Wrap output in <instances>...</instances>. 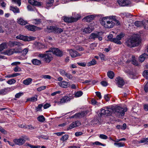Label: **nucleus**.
Wrapping results in <instances>:
<instances>
[{
  "mask_svg": "<svg viewBox=\"0 0 148 148\" xmlns=\"http://www.w3.org/2000/svg\"><path fill=\"white\" fill-rule=\"evenodd\" d=\"M99 137L100 138L103 139H106L108 138V136L105 135L101 134L99 135Z\"/></svg>",
  "mask_w": 148,
  "mask_h": 148,
  "instance_id": "obj_57",
  "label": "nucleus"
},
{
  "mask_svg": "<svg viewBox=\"0 0 148 148\" xmlns=\"http://www.w3.org/2000/svg\"><path fill=\"white\" fill-rule=\"evenodd\" d=\"M16 82V81L14 79H12L9 80L7 82V83L10 85L14 84Z\"/></svg>",
  "mask_w": 148,
  "mask_h": 148,
  "instance_id": "obj_45",
  "label": "nucleus"
},
{
  "mask_svg": "<svg viewBox=\"0 0 148 148\" xmlns=\"http://www.w3.org/2000/svg\"><path fill=\"white\" fill-rule=\"evenodd\" d=\"M143 75L144 77L148 79V71H144L143 72Z\"/></svg>",
  "mask_w": 148,
  "mask_h": 148,
  "instance_id": "obj_44",
  "label": "nucleus"
},
{
  "mask_svg": "<svg viewBox=\"0 0 148 148\" xmlns=\"http://www.w3.org/2000/svg\"><path fill=\"white\" fill-rule=\"evenodd\" d=\"M60 73L61 75L64 76H65L67 73L65 71L63 70H61L60 71Z\"/></svg>",
  "mask_w": 148,
  "mask_h": 148,
  "instance_id": "obj_61",
  "label": "nucleus"
},
{
  "mask_svg": "<svg viewBox=\"0 0 148 148\" xmlns=\"http://www.w3.org/2000/svg\"><path fill=\"white\" fill-rule=\"evenodd\" d=\"M28 3L32 5L40 6L42 5L41 2H38L35 0H28Z\"/></svg>",
  "mask_w": 148,
  "mask_h": 148,
  "instance_id": "obj_16",
  "label": "nucleus"
},
{
  "mask_svg": "<svg viewBox=\"0 0 148 148\" xmlns=\"http://www.w3.org/2000/svg\"><path fill=\"white\" fill-rule=\"evenodd\" d=\"M107 75L108 77L110 79H112L114 77V73L111 71H110L108 72Z\"/></svg>",
  "mask_w": 148,
  "mask_h": 148,
  "instance_id": "obj_31",
  "label": "nucleus"
},
{
  "mask_svg": "<svg viewBox=\"0 0 148 148\" xmlns=\"http://www.w3.org/2000/svg\"><path fill=\"white\" fill-rule=\"evenodd\" d=\"M42 77L45 79H51V77L49 75H43L42 76Z\"/></svg>",
  "mask_w": 148,
  "mask_h": 148,
  "instance_id": "obj_59",
  "label": "nucleus"
},
{
  "mask_svg": "<svg viewBox=\"0 0 148 148\" xmlns=\"http://www.w3.org/2000/svg\"><path fill=\"white\" fill-rule=\"evenodd\" d=\"M106 116H109L110 115L112 112V110L110 108H109L108 107H106Z\"/></svg>",
  "mask_w": 148,
  "mask_h": 148,
  "instance_id": "obj_40",
  "label": "nucleus"
},
{
  "mask_svg": "<svg viewBox=\"0 0 148 148\" xmlns=\"http://www.w3.org/2000/svg\"><path fill=\"white\" fill-rule=\"evenodd\" d=\"M43 106V105L42 104H39L38 107L36 108V111H42V108Z\"/></svg>",
  "mask_w": 148,
  "mask_h": 148,
  "instance_id": "obj_55",
  "label": "nucleus"
},
{
  "mask_svg": "<svg viewBox=\"0 0 148 148\" xmlns=\"http://www.w3.org/2000/svg\"><path fill=\"white\" fill-rule=\"evenodd\" d=\"M24 46H21L20 47L17 46V47L13 49L15 53H20L22 52V47Z\"/></svg>",
  "mask_w": 148,
  "mask_h": 148,
  "instance_id": "obj_25",
  "label": "nucleus"
},
{
  "mask_svg": "<svg viewBox=\"0 0 148 148\" xmlns=\"http://www.w3.org/2000/svg\"><path fill=\"white\" fill-rule=\"evenodd\" d=\"M97 63V62L95 60L93 59L92 60L88 63L87 65L88 66H90L92 65H94Z\"/></svg>",
  "mask_w": 148,
  "mask_h": 148,
  "instance_id": "obj_37",
  "label": "nucleus"
},
{
  "mask_svg": "<svg viewBox=\"0 0 148 148\" xmlns=\"http://www.w3.org/2000/svg\"><path fill=\"white\" fill-rule=\"evenodd\" d=\"M91 102L92 104L93 105H97V106H99L100 103L97 102V101L94 99H92L91 100Z\"/></svg>",
  "mask_w": 148,
  "mask_h": 148,
  "instance_id": "obj_39",
  "label": "nucleus"
},
{
  "mask_svg": "<svg viewBox=\"0 0 148 148\" xmlns=\"http://www.w3.org/2000/svg\"><path fill=\"white\" fill-rule=\"evenodd\" d=\"M111 19L109 16L103 18L101 22V25L106 28H112L114 25V23L112 21Z\"/></svg>",
  "mask_w": 148,
  "mask_h": 148,
  "instance_id": "obj_2",
  "label": "nucleus"
},
{
  "mask_svg": "<svg viewBox=\"0 0 148 148\" xmlns=\"http://www.w3.org/2000/svg\"><path fill=\"white\" fill-rule=\"evenodd\" d=\"M21 127H23L24 128H28L30 130H33L34 129V127L31 125H28L27 127L24 125L23 126H21Z\"/></svg>",
  "mask_w": 148,
  "mask_h": 148,
  "instance_id": "obj_51",
  "label": "nucleus"
},
{
  "mask_svg": "<svg viewBox=\"0 0 148 148\" xmlns=\"http://www.w3.org/2000/svg\"><path fill=\"white\" fill-rule=\"evenodd\" d=\"M69 136L68 135L65 134L62 136V138L60 139V140H62L63 142L67 140Z\"/></svg>",
  "mask_w": 148,
  "mask_h": 148,
  "instance_id": "obj_42",
  "label": "nucleus"
},
{
  "mask_svg": "<svg viewBox=\"0 0 148 148\" xmlns=\"http://www.w3.org/2000/svg\"><path fill=\"white\" fill-rule=\"evenodd\" d=\"M10 10L14 13H18L19 12V8H18L17 7H14L13 6H10Z\"/></svg>",
  "mask_w": 148,
  "mask_h": 148,
  "instance_id": "obj_30",
  "label": "nucleus"
},
{
  "mask_svg": "<svg viewBox=\"0 0 148 148\" xmlns=\"http://www.w3.org/2000/svg\"><path fill=\"white\" fill-rule=\"evenodd\" d=\"M94 17L93 16L90 15L85 17L83 19V20L86 22H89L94 19Z\"/></svg>",
  "mask_w": 148,
  "mask_h": 148,
  "instance_id": "obj_21",
  "label": "nucleus"
},
{
  "mask_svg": "<svg viewBox=\"0 0 148 148\" xmlns=\"http://www.w3.org/2000/svg\"><path fill=\"white\" fill-rule=\"evenodd\" d=\"M115 111L119 114L120 116H123L125 114V112L127 110L126 108H123L119 106H116L114 108Z\"/></svg>",
  "mask_w": 148,
  "mask_h": 148,
  "instance_id": "obj_7",
  "label": "nucleus"
},
{
  "mask_svg": "<svg viewBox=\"0 0 148 148\" xmlns=\"http://www.w3.org/2000/svg\"><path fill=\"white\" fill-rule=\"evenodd\" d=\"M68 83L66 81H61L59 82L58 84L61 87L66 88L68 87Z\"/></svg>",
  "mask_w": 148,
  "mask_h": 148,
  "instance_id": "obj_24",
  "label": "nucleus"
},
{
  "mask_svg": "<svg viewBox=\"0 0 148 148\" xmlns=\"http://www.w3.org/2000/svg\"><path fill=\"white\" fill-rule=\"evenodd\" d=\"M14 53V50L13 49H10L6 50L3 53L5 55L10 56Z\"/></svg>",
  "mask_w": 148,
  "mask_h": 148,
  "instance_id": "obj_23",
  "label": "nucleus"
},
{
  "mask_svg": "<svg viewBox=\"0 0 148 148\" xmlns=\"http://www.w3.org/2000/svg\"><path fill=\"white\" fill-rule=\"evenodd\" d=\"M32 81V78H28L23 81V83L26 85H28L31 83Z\"/></svg>",
  "mask_w": 148,
  "mask_h": 148,
  "instance_id": "obj_28",
  "label": "nucleus"
},
{
  "mask_svg": "<svg viewBox=\"0 0 148 148\" xmlns=\"http://www.w3.org/2000/svg\"><path fill=\"white\" fill-rule=\"evenodd\" d=\"M52 52L55 55L61 57L63 55V52L58 48H51L49 50L46 51V53Z\"/></svg>",
  "mask_w": 148,
  "mask_h": 148,
  "instance_id": "obj_6",
  "label": "nucleus"
},
{
  "mask_svg": "<svg viewBox=\"0 0 148 148\" xmlns=\"http://www.w3.org/2000/svg\"><path fill=\"white\" fill-rule=\"evenodd\" d=\"M70 98L68 97H64L60 99V101H55V103H57L58 105H60L63 103L67 102L70 101Z\"/></svg>",
  "mask_w": 148,
  "mask_h": 148,
  "instance_id": "obj_11",
  "label": "nucleus"
},
{
  "mask_svg": "<svg viewBox=\"0 0 148 148\" xmlns=\"http://www.w3.org/2000/svg\"><path fill=\"white\" fill-rule=\"evenodd\" d=\"M116 82V84L118 87L121 88L125 84V82L123 79L120 77H118L115 79Z\"/></svg>",
  "mask_w": 148,
  "mask_h": 148,
  "instance_id": "obj_12",
  "label": "nucleus"
},
{
  "mask_svg": "<svg viewBox=\"0 0 148 148\" xmlns=\"http://www.w3.org/2000/svg\"><path fill=\"white\" fill-rule=\"evenodd\" d=\"M100 33L99 32H97V33H92L90 36V38L94 39L96 38H97L99 34Z\"/></svg>",
  "mask_w": 148,
  "mask_h": 148,
  "instance_id": "obj_29",
  "label": "nucleus"
},
{
  "mask_svg": "<svg viewBox=\"0 0 148 148\" xmlns=\"http://www.w3.org/2000/svg\"><path fill=\"white\" fill-rule=\"evenodd\" d=\"M41 22V19H37L33 20V23L36 25H38Z\"/></svg>",
  "mask_w": 148,
  "mask_h": 148,
  "instance_id": "obj_46",
  "label": "nucleus"
},
{
  "mask_svg": "<svg viewBox=\"0 0 148 148\" xmlns=\"http://www.w3.org/2000/svg\"><path fill=\"white\" fill-rule=\"evenodd\" d=\"M54 1V0H47L45 8L48 9L49 7H51L53 5Z\"/></svg>",
  "mask_w": 148,
  "mask_h": 148,
  "instance_id": "obj_22",
  "label": "nucleus"
},
{
  "mask_svg": "<svg viewBox=\"0 0 148 148\" xmlns=\"http://www.w3.org/2000/svg\"><path fill=\"white\" fill-rule=\"evenodd\" d=\"M69 52L72 58H75L81 56L77 51L71 49L69 50Z\"/></svg>",
  "mask_w": 148,
  "mask_h": 148,
  "instance_id": "obj_14",
  "label": "nucleus"
},
{
  "mask_svg": "<svg viewBox=\"0 0 148 148\" xmlns=\"http://www.w3.org/2000/svg\"><path fill=\"white\" fill-rule=\"evenodd\" d=\"M38 56L40 58H43V61L46 63H49L53 59L52 55L50 53H40Z\"/></svg>",
  "mask_w": 148,
  "mask_h": 148,
  "instance_id": "obj_3",
  "label": "nucleus"
},
{
  "mask_svg": "<svg viewBox=\"0 0 148 148\" xmlns=\"http://www.w3.org/2000/svg\"><path fill=\"white\" fill-rule=\"evenodd\" d=\"M17 22L19 24L23 25H25L27 23V21L24 20L21 18L18 19Z\"/></svg>",
  "mask_w": 148,
  "mask_h": 148,
  "instance_id": "obj_27",
  "label": "nucleus"
},
{
  "mask_svg": "<svg viewBox=\"0 0 148 148\" xmlns=\"http://www.w3.org/2000/svg\"><path fill=\"white\" fill-rule=\"evenodd\" d=\"M115 145L117 146L118 147H123L125 146V144L123 142H116L114 143Z\"/></svg>",
  "mask_w": 148,
  "mask_h": 148,
  "instance_id": "obj_32",
  "label": "nucleus"
},
{
  "mask_svg": "<svg viewBox=\"0 0 148 148\" xmlns=\"http://www.w3.org/2000/svg\"><path fill=\"white\" fill-rule=\"evenodd\" d=\"M78 16L75 18L73 17H64L63 20L64 21L68 23H71L76 22L79 20L80 18L79 15L77 14Z\"/></svg>",
  "mask_w": 148,
  "mask_h": 148,
  "instance_id": "obj_8",
  "label": "nucleus"
},
{
  "mask_svg": "<svg viewBox=\"0 0 148 148\" xmlns=\"http://www.w3.org/2000/svg\"><path fill=\"white\" fill-rule=\"evenodd\" d=\"M46 88V86H42L40 87L37 88V90L38 91H40L42 90L45 89Z\"/></svg>",
  "mask_w": 148,
  "mask_h": 148,
  "instance_id": "obj_58",
  "label": "nucleus"
},
{
  "mask_svg": "<svg viewBox=\"0 0 148 148\" xmlns=\"http://www.w3.org/2000/svg\"><path fill=\"white\" fill-rule=\"evenodd\" d=\"M93 144L94 145L95 144L97 145H101L103 146H105L106 145L105 144H103L98 141H96L94 142Z\"/></svg>",
  "mask_w": 148,
  "mask_h": 148,
  "instance_id": "obj_56",
  "label": "nucleus"
},
{
  "mask_svg": "<svg viewBox=\"0 0 148 148\" xmlns=\"http://www.w3.org/2000/svg\"><path fill=\"white\" fill-rule=\"evenodd\" d=\"M0 132H1L2 133L4 134H6L7 133V131L4 130L3 128L1 127L0 126Z\"/></svg>",
  "mask_w": 148,
  "mask_h": 148,
  "instance_id": "obj_60",
  "label": "nucleus"
},
{
  "mask_svg": "<svg viewBox=\"0 0 148 148\" xmlns=\"http://www.w3.org/2000/svg\"><path fill=\"white\" fill-rule=\"evenodd\" d=\"M38 120L41 122H43L45 121V118L43 115H41L37 117Z\"/></svg>",
  "mask_w": 148,
  "mask_h": 148,
  "instance_id": "obj_38",
  "label": "nucleus"
},
{
  "mask_svg": "<svg viewBox=\"0 0 148 148\" xmlns=\"http://www.w3.org/2000/svg\"><path fill=\"white\" fill-rule=\"evenodd\" d=\"M28 48H25L23 50V49H22V51L21 53L24 56H25L27 54L28 51Z\"/></svg>",
  "mask_w": 148,
  "mask_h": 148,
  "instance_id": "obj_50",
  "label": "nucleus"
},
{
  "mask_svg": "<svg viewBox=\"0 0 148 148\" xmlns=\"http://www.w3.org/2000/svg\"><path fill=\"white\" fill-rule=\"evenodd\" d=\"M134 24L137 27H142L143 25V21H136L135 22Z\"/></svg>",
  "mask_w": 148,
  "mask_h": 148,
  "instance_id": "obj_36",
  "label": "nucleus"
},
{
  "mask_svg": "<svg viewBox=\"0 0 148 148\" xmlns=\"http://www.w3.org/2000/svg\"><path fill=\"white\" fill-rule=\"evenodd\" d=\"M143 26L145 29H148V20L143 21Z\"/></svg>",
  "mask_w": 148,
  "mask_h": 148,
  "instance_id": "obj_47",
  "label": "nucleus"
},
{
  "mask_svg": "<svg viewBox=\"0 0 148 148\" xmlns=\"http://www.w3.org/2000/svg\"><path fill=\"white\" fill-rule=\"evenodd\" d=\"M88 112L87 110L82 111L80 112L75 114L74 115L72 116L71 118H78L84 117L88 113Z\"/></svg>",
  "mask_w": 148,
  "mask_h": 148,
  "instance_id": "obj_10",
  "label": "nucleus"
},
{
  "mask_svg": "<svg viewBox=\"0 0 148 148\" xmlns=\"http://www.w3.org/2000/svg\"><path fill=\"white\" fill-rule=\"evenodd\" d=\"M132 63L135 66H138V62L135 59V57L134 56H132Z\"/></svg>",
  "mask_w": 148,
  "mask_h": 148,
  "instance_id": "obj_43",
  "label": "nucleus"
},
{
  "mask_svg": "<svg viewBox=\"0 0 148 148\" xmlns=\"http://www.w3.org/2000/svg\"><path fill=\"white\" fill-rule=\"evenodd\" d=\"M9 44L10 47H12L14 46L20 47L21 46H24V45L21 43L17 41L10 42Z\"/></svg>",
  "mask_w": 148,
  "mask_h": 148,
  "instance_id": "obj_15",
  "label": "nucleus"
},
{
  "mask_svg": "<svg viewBox=\"0 0 148 148\" xmlns=\"http://www.w3.org/2000/svg\"><path fill=\"white\" fill-rule=\"evenodd\" d=\"M12 1L17 4L19 6L21 5V0H12Z\"/></svg>",
  "mask_w": 148,
  "mask_h": 148,
  "instance_id": "obj_63",
  "label": "nucleus"
},
{
  "mask_svg": "<svg viewBox=\"0 0 148 148\" xmlns=\"http://www.w3.org/2000/svg\"><path fill=\"white\" fill-rule=\"evenodd\" d=\"M103 115H106V110L102 109L101 110L100 116H101Z\"/></svg>",
  "mask_w": 148,
  "mask_h": 148,
  "instance_id": "obj_62",
  "label": "nucleus"
},
{
  "mask_svg": "<svg viewBox=\"0 0 148 148\" xmlns=\"http://www.w3.org/2000/svg\"><path fill=\"white\" fill-rule=\"evenodd\" d=\"M25 27L28 30L32 31H35L38 28V27L31 25H27Z\"/></svg>",
  "mask_w": 148,
  "mask_h": 148,
  "instance_id": "obj_18",
  "label": "nucleus"
},
{
  "mask_svg": "<svg viewBox=\"0 0 148 148\" xmlns=\"http://www.w3.org/2000/svg\"><path fill=\"white\" fill-rule=\"evenodd\" d=\"M147 57V55L145 53L141 55L139 57V60L141 62H143Z\"/></svg>",
  "mask_w": 148,
  "mask_h": 148,
  "instance_id": "obj_26",
  "label": "nucleus"
},
{
  "mask_svg": "<svg viewBox=\"0 0 148 148\" xmlns=\"http://www.w3.org/2000/svg\"><path fill=\"white\" fill-rule=\"evenodd\" d=\"M13 142L16 145L21 146L25 143V140L22 138L15 139L13 140Z\"/></svg>",
  "mask_w": 148,
  "mask_h": 148,
  "instance_id": "obj_13",
  "label": "nucleus"
},
{
  "mask_svg": "<svg viewBox=\"0 0 148 148\" xmlns=\"http://www.w3.org/2000/svg\"><path fill=\"white\" fill-rule=\"evenodd\" d=\"M45 31L48 32H54L56 33H60L63 31V29L58 28L56 26H47Z\"/></svg>",
  "mask_w": 148,
  "mask_h": 148,
  "instance_id": "obj_4",
  "label": "nucleus"
},
{
  "mask_svg": "<svg viewBox=\"0 0 148 148\" xmlns=\"http://www.w3.org/2000/svg\"><path fill=\"white\" fill-rule=\"evenodd\" d=\"M16 38L17 39L22 40L25 41H28L34 40L36 38L34 37L31 36H28L22 35H19L17 36L16 37Z\"/></svg>",
  "mask_w": 148,
  "mask_h": 148,
  "instance_id": "obj_5",
  "label": "nucleus"
},
{
  "mask_svg": "<svg viewBox=\"0 0 148 148\" xmlns=\"http://www.w3.org/2000/svg\"><path fill=\"white\" fill-rule=\"evenodd\" d=\"M8 88H5L0 90V95H5L8 93Z\"/></svg>",
  "mask_w": 148,
  "mask_h": 148,
  "instance_id": "obj_34",
  "label": "nucleus"
},
{
  "mask_svg": "<svg viewBox=\"0 0 148 148\" xmlns=\"http://www.w3.org/2000/svg\"><path fill=\"white\" fill-rule=\"evenodd\" d=\"M13 70L15 72H20L22 71L21 68L17 66H16L15 68H14Z\"/></svg>",
  "mask_w": 148,
  "mask_h": 148,
  "instance_id": "obj_49",
  "label": "nucleus"
},
{
  "mask_svg": "<svg viewBox=\"0 0 148 148\" xmlns=\"http://www.w3.org/2000/svg\"><path fill=\"white\" fill-rule=\"evenodd\" d=\"M93 27L90 26L85 28L83 29V32L85 33H90L93 30Z\"/></svg>",
  "mask_w": 148,
  "mask_h": 148,
  "instance_id": "obj_19",
  "label": "nucleus"
},
{
  "mask_svg": "<svg viewBox=\"0 0 148 148\" xmlns=\"http://www.w3.org/2000/svg\"><path fill=\"white\" fill-rule=\"evenodd\" d=\"M140 42L139 38L136 36H134L130 38L127 40L125 42V44L130 47H134L138 46Z\"/></svg>",
  "mask_w": 148,
  "mask_h": 148,
  "instance_id": "obj_1",
  "label": "nucleus"
},
{
  "mask_svg": "<svg viewBox=\"0 0 148 148\" xmlns=\"http://www.w3.org/2000/svg\"><path fill=\"white\" fill-rule=\"evenodd\" d=\"M32 63L34 65H39L42 64V62L40 60L37 59H34L32 60Z\"/></svg>",
  "mask_w": 148,
  "mask_h": 148,
  "instance_id": "obj_20",
  "label": "nucleus"
},
{
  "mask_svg": "<svg viewBox=\"0 0 148 148\" xmlns=\"http://www.w3.org/2000/svg\"><path fill=\"white\" fill-rule=\"evenodd\" d=\"M117 2L121 6H125L129 4V1L128 0H117Z\"/></svg>",
  "mask_w": 148,
  "mask_h": 148,
  "instance_id": "obj_17",
  "label": "nucleus"
},
{
  "mask_svg": "<svg viewBox=\"0 0 148 148\" xmlns=\"http://www.w3.org/2000/svg\"><path fill=\"white\" fill-rule=\"evenodd\" d=\"M23 94V92H20L16 93L15 95V97L16 98H18Z\"/></svg>",
  "mask_w": 148,
  "mask_h": 148,
  "instance_id": "obj_53",
  "label": "nucleus"
},
{
  "mask_svg": "<svg viewBox=\"0 0 148 148\" xmlns=\"http://www.w3.org/2000/svg\"><path fill=\"white\" fill-rule=\"evenodd\" d=\"M7 48V45L6 43L3 42L0 45V52L1 51L4 49Z\"/></svg>",
  "mask_w": 148,
  "mask_h": 148,
  "instance_id": "obj_33",
  "label": "nucleus"
},
{
  "mask_svg": "<svg viewBox=\"0 0 148 148\" xmlns=\"http://www.w3.org/2000/svg\"><path fill=\"white\" fill-rule=\"evenodd\" d=\"M83 93L82 91H79L75 93V96L76 97H81L83 94Z\"/></svg>",
  "mask_w": 148,
  "mask_h": 148,
  "instance_id": "obj_41",
  "label": "nucleus"
},
{
  "mask_svg": "<svg viewBox=\"0 0 148 148\" xmlns=\"http://www.w3.org/2000/svg\"><path fill=\"white\" fill-rule=\"evenodd\" d=\"M75 124L74 122H73L72 123L70 124L69 127L67 128V130H68L70 129H71L75 127Z\"/></svg>",
  "mask_w": 148,
  "mask_h": 148,
  "instance_id": "obj_54",
  "label": "nucleus"
},
{
  "mask_svg": "<svg viewBox=\"0 0 148 148\" xmlns=\"http://www.w3.org/2000/svg\"><path fill=\"white\" fill-rule=\"evenodd\" d=\"M109 17L110 18H112L113 19V21L115 22L114 23V24L119 25L120 23L119 21L115 18V16H110Z\"/></svg>",
  "mask_w": 148,
  "mask_h": 148,
  "instance_id": "obj_35",
  "label": "nucleus"
},
{
  "mask_svg": "<svg viewBox=\"0 0 148 148\" xmlns=\"http://www.w3.org/2000/svg\"><path fill=\"white\" fill-rule=\"evenodd\" d=\"M124 34L123 33H121L119 35H118L116 38H114L112 40L113 42L119 45H121L122 42L120 40L122 38L124 37Z\"/></svg>",
  "mask_w": 148,
  "mask_h": 148,
  "instance_id": "obj_9",
  "label": "nucleus"
},
{
  "mask_svg": "<svg viewBox=\"0 0 148 148\" xmlns=\"http://www.w3.org/2000/svg\"><path fill=\"white\" fill-rule=\"evenodd\" d=\"M144 89L146 92L148 91V82H147L145 85Z\"/></svg>",
  "mask_w": 148,
  "mask_h": 148,
  "instance_id": "obj_64",
  "label": "nucleus"
},
{
  "mask_svg": "<svg viewBox=\"0 0 148 148\" xmlns=\"http://www.w3.org/2000/svg\"><path fill=\"white\" fill-rule=\"evenodd\" d=\"M37 100V95L35 96L34 97H32L29 99V100L31 101H35Z\"/></svg>",
  "mask_w": 148,
  "mask_h": 148,
  "instance_id": "obj_48",
  "label": "nucleus"
},
{
  "mask_svg": "<svg viewBox=\"0 0 148 148\" xmlns=\"http://www.w3.org/2000/svg\"><path fill=\"white\" fill-rule=\"evenodd\" d=\"M27 146L31 148H40V147L39 145H34L29 143L27 144Z\"/></svg>",
  "mask_w": 148,
  "mask_h": 148,
  "instance_id": "obj_52",
  "label": "nucleus"
}]
</instances>
